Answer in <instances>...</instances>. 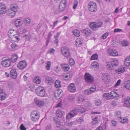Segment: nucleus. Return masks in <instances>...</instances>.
I'll list each match as a JSON object with an SVG mask.
<instances>
[{
  "label": "nucleus",
  "mask_w": 130,
  "mask_h": 130,
  "mask_svg": "<svg viewBox=\"0 0 130 130\" xmlns=\"http://www.w3.org/2000/svg\"><path fill=\"white\" fill-rule=\"evenodd\" d=\"M92 92L90 89H86L84 91V93L86 95H89Z\"/></svg>",
  "instance_id": "obj_56"
},
{
  "label": "nucleus",
  "mask_w": 130,
  "mask_h": 130,
  "mask_svg": "<svg viewBox=\"0 0 130 130\" xmlns=\"http://www.w3.org/2000/svg\"><path fill=\"white\" fill-rule=\"evenodd\" d=\"M51 65V62L50 61H48L47 62V65L45 67V68L47 70H50Z\"/></svg>",
  "instance_id": "obj_49"
},
{
  "label": "nucleus",
  "mask_w": 130,
  "mask_h": 130,
  "mask_svg": "<svg viewBox=\"0 0 130 130\" xmlns=\"http://www.w3.org/2000/svg\"><path fill=\"white\" fill-rule=\"evenodd\" d=\"M125 69L124 68H120L118 70H116V72L118 74H120L124 72Z\"/></svg>",
  "instance_id": "obj_37"
},
{
  "label": "nucleus",
  "mask_w": 130,
  "mask_h": 130,
  "mask_svg": "<svg viewBox=\"0 0 130 130\" xmlns=\"http://www.w3.org/2000/svg\"><path fill=\"white\" fill-rule=\"evenodd\" d=\"M11 9L15 12L17 11V6L16 5H13L11 6Z\"/></svg>",
  "instance_id": "obj_51"
},
{
  "label": "nucleus",
  "mask_w": 130,
  "mask_h": 130,
  "mask_svg": "<svg viewBox=\"0 0 130 130\" xmlns=\"http://www.w3.org/2000/svg\"><path fill=\"white\" fill-rule=\"evenodd\" d=\"M6 5L4 3H0V14H4L6 12Z\"/></svg>",
  "instance_id": "obj_12"
},
{
  "label": "nucleus",
  "mask_w": 130,
  "mask_h": 130,
  "mask_svg": "<svg viewBox=\"0 0 130 130\" xmlns=\"http://www.w3.org/2000/svg\"><path fill=\"white\" fill-rule=\"evenodd\" d=\"M11 47V50L12 51H14L17 49L19 47V46L15 43H12L10 45Z\"/></svg>",
  "instance_id": "obj_29"
},
{
  "label": "nucleus",
  "mask_w": 130,
  "mask_h": 130,
  "mask_svg": "<svg viewBox=\"0 0 130 130\" xmlns=\"http://www.w3.org/2000/svg\"><path fill=\"white\" fill-rule=\"evenodd\" d=\"M66 3V0H62L61 1L60 3L59 7V10L60 11H63L65 10Z\"/></svg>",
  "instance_id": "obj_10"
},
{
  "label": "nucleus",
  "mask_w": 130,
  "mask_h": 130,
  "mask_svg": "<svg viewBox=\"0 0 130 130\" xmlns=\"http://www.w3.org/2000/svg\"><path fill=\"white\" fill-rule=\"evenodd\" d=\"M62 93L61 90H59L57 93H56L55 94V97L56 99H60L62 96Z\"/></svg>",
  "instance_id": "obj_25"
},
{
  "label": "nucleus",
  "mask_w": 130,
  "mask_h": 130,
  "mask_svg": "<svg viewBox=\"0 0 130 130\" xmlns=\"http://www.w3.org/2000/svg\"><path fill=\"white\" fill-rule=\"evenodd\" d=\"M7 14L10 16L11 18L14 17L15 14V12L13 11L11 8L9 9L7 11Z\"/></svg>",
  "instance_id": "obj_17"
},
{
  "label": "nucleus",
  "mask_w": 130,
  "mask_h": 130,
  "mask_svg": "<svg viewBox=\"0 0 130 130\" xmlns=\"http://www.w3.org/2000/svg\"><path fill=\"white\" fill-rule=\"evenodd\" d=\"M125 104L127 107L130 106V98L126 97L124 98Z\"/></svg>",
  "instance_id": "obj_23"
},
{
  "label": "nucleus",
  "mask_w": 130,
  "mask_h": 130,
  "mask_svg": "<svg viewBox=\"0 0 130 130\" xmlns=\"http://www.w3.org/2000/svg\"><path fill=\"white\" fill-rule=\"evenodd\" d=\"M91 65L94 68H98L99 67V64L96 61L93 62L92 63Z\"/></svg>",
  "instance_id": "obj_47"
},
{
  "label": "nucleus",
  "mask_w": 130,
  "mask_h": 130,
  "mask_svg": "<svg viewBox=\"0 0 130 130\" xmlns=\"http://www.w3.org/2000/svg\"><path fill=\"white\" fill-rule=\"evenodd\" d=\"M61 66L62 68L65 71H67L69 70L70 69L69 66L66 64H62L61 65Z\"/></svg>",
  "instance_id": "obj_26"
},
{
  "label": "nucleus",
  "mask_w": 130,
  "mask_h": 130,
  "mask_svg": "<svg viewBox=\"0 0 130 130\" xmlns=\"http://www.w3.org/2000/svg\"><path fill=\"white\" fill-rule=\"evenodd\" d=\"M78 110L77 107L71 111L66 115V118L67 119H70L77 115L78 113Z\"/></svg>",
  "instance_id": "obj_6"
},
{
  "label": "nucleus",
  "mask_w": 130,
  "mask_h": 130,
  "mask_svg": "<svg viewBox=\"0 0 130 130\" xmlns=\"http://www.w3.org/2000/svg\"><path fill=\"white\" fill-rule=\"evenodd\" d=\"M88 8L89 10L92 12H95L97 10V7L96 4L93 2L89 3Z\"/></svg>",
  "instance_id": "obj_8"
},
{
  "label": "nucleus",
  "mask_w": 130,
  "mask_h": 130,
  "mask_svg": "<svg viewBox=\"0 0 130 130\" xmlns=\"http://www.w3.org/2000/svg\"><path fill=\"white\" fill-rule=\"evenodd\" d=\"M108 34L109 33L108 32H106L103 35L102 37V38L103 39H105L106 38Z\"/></svg>",
  "instance_id": "obj_57"
},
{
  "label": "nucleus",
  "mask_w": 130,
  "mask_h": 130,
  "mask_svg": "<svg viewBox=\"0 0 130 130\" xmlns=\"http://www.w3.org/2000/svg\"><path fill=\"white\" fill-rule=\"evenodd\" d=\"M55 123L57 126H59V125L60 124V122L59 120L57 119L55 121Z\"/></svg>",
  "instance_id": "obj_58"
},
{
  "label": "nucleus",
  "mask_w": 130,
  "mask_h": 130,
  "mask_svg": "<svg viewBox=\"0 0 130 130\" xmlns=\"http://www.w3.org/2000/svg\"><path fill=\"white\" fill-rule=\"evenodd\" d=\"M103 24V22L99 21L96 22H92L90 23V27L93 30L95 31L101 27Z\"/></svg>",
  "instance_id": "obj_2"
},
{
  "label": "nucleus",
  "mask_w": 130,
  "mask_h": 130,
  "mask_svg": "<svg viewBox=\"0 0 130 130\" xmlns=\"http://www.w3.org/2000/svg\"><path fill=\"white\" fill-rule=\"evenodd\" d=\"M60 33L58 32L56 34V35H54V38L55 39V42L56 44L57 45H58V38L60 35Z\"/></svg>",
  "instance_id": "obj_48"
},
{
  "label": "nucleus",
  "mask_w": 130,
  "mask_h": 130,
  "mask_svg": "<svg viewBox=\"0 0 130 130\" xmlns=\"http://www.w3.org/2000/svg\"><path fill=\"white\" fill-rule=\"evenodd\" d=\"M78 100L80 102H82L85 100L86 98L83 96H78Z\"/></svg>",
  "instance_id": "obj_50"
},
{
  "label": "nucleus",
  "mask_w": 130,
  "mask_h": 130,
  "mask_svg": "<svg viewBox=\"0 0 130 130\" xmlns=\"http://www.w3.org/2000/svg\"><path fill=\"white\" fill-rule=\"evenodd\" d=\"M123 31V30L120 29L119 28H116L114 30V32H120Z\"/></svg>",
  "instance_id": "obj_61"
},
{
  "label": "nucleus",
  "mask_w": 130,
  "mask_h": 130,
  "mask_svg": "<svg viewBox=\"0 0 130 130\" xmlns=\"http://www.w3.org/2000/svg\"><path fill=\"white\" fill-rule=\"evenodd\" d=\"M61 52L62 55L65 57L67 58L70 57V49L66 47H62L61 50Z\"/></svg>",
  "instance_id": "obj_3"
},
{
  "label": "nucleus",
  "mask_w": 130,
  "mask_h": 130,
  "mask_svg": "<svg viewBox=\"0 0 130 130\" xmlns=\"http://www.w3.org/2000/svg\"><path fill=\"white\" fill-rule=\"evenodd\" d=\"M73 35L75 36L78 37L80 36L79 31L77 29L74 30L73 31Z\"/></svg>",
  "instance_id": "obj_43"
},
{
  "label": "nucleus",
  "mask_w": 130,
  "mask_h": 130,
  "mask_svg": "<svg viewBox=\"0 0 130 130\" xmlns=\"http://www.w3.org/2000/svg\"><path fill=\"white\" fill-rule=\"evenodd\" d=\"M61 86L60 82L58 80H57L55 82V87L56 88H59Z\"/></svg>",
  "instance_id": "obj_39"
},
{
  "label": "nucleus",
  "mask_w": 130,
  "mask_h": 130,
  "mask_svg": "<svg viewBox=\"0 0 130 130\" xmlns=\"http://www.w3.org/2000/svg\"><path fill=\"white\" fill-rule=\"evenodd\" d=\"M73 4L74 5L73 6V9H76L78 4V1L77 0H74V2Z\"/></svg>",
  "instance_id": "obj_52"
},
{
  "label": "nucleus",
  "mask_w": 130,
  "mask_h": 130,
  "mask_svg": "<svg viewBox=\"0 0 130 130\" xmlns=\"http://www.w3.org/2000/svg\"><path fill=\"white\" fill-rule=\"evenodd\" d=\"M45 81L46 83L49 84L51 85L52 83L54 82V80L52 77L47 76L45 78Z\"/></svg>",
  "instance_id": "obj_24"
},
{
  "label": "nucleus",
  "mask_w": 130,
  "mask_h": 130,
  "mask_svg": "<svg viewBox=\"0 0 130 130\" xmlns=\"http://www.w3.org/2000/svg\"><path fill=\"white\" fill-rule=\"evenodd\" d=\"M124 86L125 88L130 90V80L125 82Z\"/></svg>",
  "instance_id": "obj_32"
},
{
  "label": "nucleus",
  "mask_w": 130,
  "mask_h": 130,
  "mask_svg": "<svg viewBox=\"0 0 130 130\" xmlns=\"http://www.w3.org/2000/svg\"><path fill=\"white\" fill-rule=\"evenodd\" d=\"M34 101L36 105L39 106H42L44 104V102L43 101H42L41 100H37V99L35 98L34 99Z\"/></svg>",
  "instance_id": "obj_22"
},
{
  "label": "nucleus",
  "mask_w": 130,
  "mask_h": 130,
  "mask_svg": "<svg viewBox=\"0 0 130 130\" xmlns=\"http://www.w3.org/2000/svg\"><path fill=\"white\" fill-rule=\"evenodd\" d=\"M69 62L70 65L71 66H74L75 64V61L72 58H71L69 59Z\"/></svg>",
  "instance_id": "obj_54"
},
{
  "label": "nucleus",
  "mask_w": 130,
  "mask_h": 130,
  "mask_svg": "<svg viewBox=\"0 0 130 130\" xmlns=\"http://www.w3.org/2000/svg\"><path fill=\"white\" fill-rule=\"evenodd\" d=\"M98 54L96 53H95L93 54L91 56V60H97L98 59Z\"/></svg>",
  "instance_id": "obj_45"
},
{
  "label": "nucleus",
  "mask_w": 130,
  "mask_h": 130,
  "mask_svg": "<svg viewBox=\"0 0 130 130\" xmlns=\"http://www.w3.org/2000/svg\"><path fill=\"white\" fill-rule=\"evenodd\" d=\"M56 115L57 116L59 117L60 118L62 116V113L61 110H57L56 111Z\"/></svg>",
  "instance_id": "obj_41"
},
{
  "label": "nucleus",
  "mask_w": 130,
  "mask_h": 130,
  "mask_svg": "<svg viewBox=\"0 0 130 130\" xmlns=\"http://www.w3.org/2000/svg\"><path fill=\"white\" fill-rule=\"evenodd\" d=\"M110 93H105L103 95V98L106 100H109L111 98V96Z\"/></svg>",
  "instance_id": "obj_31"
},
{
  "label": "nucleus",
  "mask_w": 130,
  "mask_h": 130,
  "mask_svg": "<svg viewBox=\"0 0 130 130\" xmlns=\"http://www.w3.org/2000/svg\"><path fill=\"white\" fill-rule=\"evenodd\" d=\"M107 63L106 67L108 69L113 70L118 66L119 62L117 60L113 59L112 61L107 62Z\"/></svg>",
  "instance_id": "obj_1"
},
{
  "label": "nucleus",
  "mask_w": 130,
  "mask_h": 130,
  "mask_svg": "<svg viewBox=\"0 0 130 130\" xmlns=\"http://www.w3.org/2000/svg\"><path fill=\"white\" fill-rule=\"evenodd\" d=\"M101 102L100 100L99 99H95L94 101V103L96 106H99L101 104Z\"/></svg>",
  "instance_id": "obj_35"
},
{
  "label": "nucleus",
  "mask_w": 130,
  "mask_h": 130,
  "mask_svg": "<svg viewBox=\"0 0 130 130\" xmlns=\"http://www.w3.org/2000/svg\"><path fill=\"white\" fill-rule=\"evenodd\" d=\"M27 28L23 27H21L19 29V31L21 34L27 31Z\"/></svg>",
  "instance_id": "obj_36"
},
{
  "label": "nucleus",
  "mask_w": 130,
  "mask_h": 130,
  "mask_svg": "<svg viewBox=\"0 0 130 130\" xmlns=\"http://www.w3.org/2000/svg\"><path fill=\"white\" fill-rule=\"evenodd\" d=\"M31 119L34 121H38L40 117L39 113L36 110L32 111L30 114Z\"/></svg>",
  "instance_id": "obj_5"
},
{
  "label": "nucleus",
  "mask_w": 130,
  "mask_h": 130,
  "mask_svg": "<svg viewBox=\"0 0 130 130\" xmlns=\"http://www.w3.org/2000/svg\"><path fill=\"white\" fill-rule=\"evenodd\" d=\"M85 82L89 83H92L94 81V78L92 76L88 73H86L84 75Z\"/></svg>",
  "instance_id": "obj_7"
},
{
  "label": "nucleus",
  "mask_w": 130,
  "mask_h": 130,
  "mask_svg": "<svg viewBox=\"0 0 130 130\" xmlns=\"http://www.w3.org/2000/svg\"><path fill=\"white\" fill-rule=\"evenodd\" d=\"M121 80L120 79H119L118 80L115 85V87H117L119 85L121 84Z\"/></svg>",
  "instance_id": "obj_60"
},
{
  "label": "nucleus",
  "mask_w": 130,
  "mask_h": 130,
  "mask_svg": "<svg viewBox=\"0 0 130 130\" xmlns=\"http://www.w3.org/2000/svg\"><path fill=\"white\" fill-rule=\"evenodd\" d=\"M10 74L11 77L13 78H15L17 77V73L15 69H12L10 72Z\"/></svg>",
  "instance_id": "obj_18"
},
{
  "label": "nucleus",
  "mask_w": 130,
  "mask_h": 130,
  "mask_svg": "<svg viewBox=\"0 0 130 130\" xmlns=\"http://www.w3.org/2000/svg\"><path fill=\"white\" fill-rule=\"evenodd\" d=\"M52 128V126L50 125H47L45 128V130H51Z\"/></svg>",
  "instance_id": "obj_63"
},
{
  "label": "nucleus",
  "mask_w": 130,
  "mask_h": 130,
  "mask_svg": "<svg viewBox=\"0 0 130 130\" xmlns=\"http://www.w3.org/2000/svg\"><path fill=\"white\" fill-rule=\"evenodd\" d=\"M34 82L36 84H39L41 82V79L40 77H35V79L34 80Z\"/></svg>",
  "instance_id": "obj_33"
},
{
  "label": "nucleus",
  "mask_w": 130,
  "mask_h": 130,
  "mask_svg": "<svg viewBox=\"0 0 130 130\" xmlns=\"http://www.w3.org/2000/svg\"><path fill=\"white\" fill-rule=\"evenodd\" d=\"M0 94L1 96L0 98H1V100H4L6 98V94L5 93H4L3 92L0 93Z\"/></svg>",
  "instance_id": "obj_42"
},
{
  "label": "nucleus",
  "mask_w": 130,
  "mask_h": 130,
  "mask_svg": "<svg viewBox=\"0 0 130 130\" xmlns=\"http://www.w3.org/2000/svg\"><path fill=\"white\" fill-rule=\"evenodd\" d=\"M108 53L111 56H115L118 55V53L117 51L114 49H110L108 51Z\"/></svg>",
  "instance_id": "obj_19"
},
{
  "label": "nucleus",
  "mask_w": 130,
  "mask_h": 130,
  "mask_svg": "<svg viewBox=\"0 0 130 130\" xmlns=\"http://www.w3.org/2000/svg\"><path fill=\"white\" fill-rule=\"evenodd\" d=\"M121 123L124 124H125L128 122V120L127 118H123L122 120L121 119L119 120Z\"/></svg>",
  "instance_id": "obj_46"
},
{
  "label": "nucleus",
  "mask_w": 130,
  "mask_h": 130,
  "mask_svg": "<svg viewBox=\"0 0 130 130\" xmlns=\"http://www.w3.org/2000/svg\"><path fill=\"white\" fill-rule=\"evenodd\" d=\"M102 77V79L103 81L106 84H108L109 82V77L108 73H106L103 74Z\"/></svg>",
  "instance_id": "obj_13"
},
{
  "label": "nucleus",
  "mask_w": 130,
  "mask_h": 130,
  "mask_svg": "<svg viewBox=\"0 0 130 130\" xmlns=\"http://www.w3.org/2000/svg\"><path fill=\"white\" fill-rule=\"evenodd\" d=\"M1 65L4 67H8L11 66V62L9 59L5 58H3L1 63Z\"/></svg>",
  "instance_id": "obj_9"
},
{
  "label": "nucleus",
  "mask_w": 130,
  "mask_h": 130,
  "mask_svg": "<svg viewBox=\"0 0 130 130\" xmlns=\"http://www.w3.org/2000/svg\"><path fill=\"white\" fill-rule=\"evenodd\" d=\"M24 22L26 25L28 26L30 24L31 20L29 19L26 18L24 19Z\"/></svg>",
  "instance_id": "obj_38"
},
{
  "label": "nucleus",
  "mask_w": 130,
  "mask_h": 130,
  "mask_svg": "<svg viewBox=\"0 0 130 130\" xmlns=\"http://www.w3.org/2000/svg\"><path fill=\"white\" fill-rule=\"evenodd\" d=\"M19 35L18 34H13V36H11V40L13 41H16L19 40Z\"/></svg>",
  "instance_id": "obj_21"
},
{
  "label": "nucleus",
  "mask_w": 130,
  "mask_h": 130,
  "mask_svg": "<svg viewBox=\"0 0 130 130\" xmlns=\"http://www.w3.org/2000/svg\"><path fill=\"white\" fill-rule=\"evenodd\" d=\"M26 62L24 61H20L17 65V67L19 69L23 70L27 66Z\"/></svg>",
  "instance_id": "obj_11"
},
{
  "label": "nucleus",
  "mask_w": 130,
  "mask_h": 130,
  "mask_svg": "<svg viewBox=\"0 0 130 130\" xmlns=\"http://www.w3.org/2000/svg\"><path fill=\"white\" fill-rule=\"evenodd\" d=\"M77 108V110H78V112H79L82 113L84 112L86 110L85 108H83L80 106H78Z\"/></svg>",
  "instance_id": "obj_28"
},
{
  "label": "nucleus",
  "mask_w": 130,
  "mask_h": 130,
  "mask_svg": "<svg viewBox=\"0 0 130 130\" xmlns=\"http://www.w3.org/2000/svg\"><path fill=\"white\" fill-rule=\"evenodd\" d=\"M28 89L31 91L33 90L35 87V85L32 84H28Z\"/></svg>",
  "instance_id": "obj_44"
},
{
  "label": "nucleus",
  "mask_w": 130,
  "mask_h": 130,
  "mask_svg": "<svg viewBox=\"0 0 130 130\" xmlns=\"http://www.w3.org/2000/svg\"><path fill=\"white\" fill-rule=\"evenodd\" d=\"M68 90L70 92H74L76 91V88L74 84L72 83L68 86Z\"/></svg>",
  "instance_id": "obj_14"
},
{
  "label": "nucleus",
  "mask_w": 130,
  "mask_h": 130,
  "mask_svg": "<svg viewBox=\"0 0 130 130\" xmlns=\"http://www.w3.org/2000/svg\"><path fill=\"white\" fill-rule=\"evenodd\" d=\"M16 32V31L13 29H10L8 31V34L9 35H11V36H13V34H15L14 33Z\"/></svg>",
  "instance_id": "obj_55"
},
{
  "label": "nucleus",
  "mask_w": 130,
  "mask_h": 130,
  "mask_svg": "<svg viewBox=\"0 0 130 130\" xmlns=\"http://www.w3.org/2000/svg\"><path fill=\"white\" fill-rule=\"evenodd\" d=\"M83 33L84 35L88 36L91 35L92 32L91 30L88 28H86L83 30Z\"/></svg>",
  "instance_id": "obj_16"
},
{
  "label": "nucleus",
  "mask_w": 130,
  "mask_h": 130,
  "mask_svg": "<svg viewBox=\"0 0 130 130\" xmlns=\"http://www.w3.org/2000/svg\"><path fill=\"white\" fill-rule=\"evenodd\" d=\"M121 44L123 46H127L129 44L128 41L126 40H124L121 41Z\"/></svg>",
  "instance_id": "obj_34"
},
{
  "label": "nucleus",
  "mask_w": 130,
  "mask_h": 130,
  "mask_svg": "<svg viewBox=\"0 0 130 130\" xmlns=\"http://www.w3.org/2000/svg\"><path fill=\"white\" fill-rule=\"evenodd\" d=\"M68 99L70 101L72 102L74 99V98L73 96L70 95L68 97Z\"/></svg>",
  "instance_id": "obj_62"
},
{
  "label": "nucleus",
  "mask_w": 130,
  "mask_h": 130,
  "mask_svg": "<svg viewBox=\"0 0 130 130\" xmlns=\"http://www.w3.org/2000/svg\"><path fill=\"white\" fill-rule=\"evenodd\" d=\"M110 95H111V98H116L117 97L119 96V94L114 91H112L110 92Z\"/></svg>",
  "instance_id": "obj_30"
},
{
  "label": "nucleus",
  "mask_w": 130,
  "mask_h": 130,
  "mask_svg": "<svg viewBox=\"0 0 130 130\" xmlns=\"http://www.w3.org/2000/svg\"><path fill=\"white\" fill-rule=\"evenodd\" d=\"M18 58V56L17 54H14L12 55L11 58V60L12 62H15Z\"/></svg>",
  "instance_id": "obj_27"
},
{
  "label": "nucleus",
  "mask_w": 130,
  "mask_h": 130,
  "mask_svg": "<svg viewBox=\"0 0 130 130\" xmlns=\"http://www.w3.org/2000/svg\"><path fill=\"white\" fill-rule=\"evenodd\" d=\"M91 92H93L96 90V87L95 86H92L90 89Z\"/></svg>",
  "instance_id": "obj_59"
},
{
  "label": "nucleus",
  "mask_w": 130,
  "mask_h": 130,
  "mask_svg": "<svg viewBox=\"0 0 130 130\" xmlns=\"http://www.w3.org/2000/svg\"><path fill=\"white\" fill-rule=\"evenodd\" d=\"M98 117H95L92 118V123L93 124H95L98 123Z\"/></svg>",
  "instance_id": "obj_53"
},
{
  "label": "nucleus",
  "mask_w": 130,
  "mask_h": 130,
  "mask_svg": "<svg viewBox=\"0 0 130 130\" xmlns=\"http://www.w3.org/2000/svg\"><path fill=\"white\" fill-rule=\"evenodd\" d=\"M22 24V21L20 19H17L14 21V25L17 27L20 26Z\"/></svg>",
  "instance_id": "obj_20"
},
{
  "label": "nucleus",
  "mask_w": 130,
  "mask_h": 130,
  "mask_svg": "<svg viewBox=\"0 0 130 130\" xmlns=\"http://www.w3.org/2000/svg\"><path fill=\"white\" fill-rule=\"evenodd\" d=\"M35 92L38 96H44L45 94V90L42 87H39L36 89Z\"/></svg>",
  "instance_id": "obj_4"
},
{
  "label": "nucleus",
  "mask_w": 130,
  "mask_h": 130,
  "mask_svg": "<svg viewBox=\"0 0 130 130\" xmlns=\"http://www.w3.org/2000/svg\"><path fill=\"white\" fill-rule=\"evenodd\" d=\"M115 117H117L118 118H120L119 120H120L121 118V112L120 111H117L115 113Z\"/></svg>",
  "instance_id": "obj_40"
},
{
  "label": "nucleus",
  "mask_w": 130,
  "mask_h": 130,
  "mask_svg": "<svg viewBox=\"0 0 130 130\" xmlns=\"http://www.w3.org/2000/svg\"><path fill=\"white\" fill-rule=\"evenodd\" d=\"M83 43V39L78 38L75 41V45L77 47H78L82 46Z\"/></svg>",
  "instance_id": "obj_15"
},
{
  "label": "nucleus",
  "mask_w": 130,
  "mask_h": 130,
  "mask_svg": "<svg viewBox=\"0 0 130 130\" xmlns=\"http://www.w3.org/2000/svg\"><path fill=\"white\" fill-rule=\"evenodd\" d=\"M21 130H26V129L23 124H21L20 127Z\"/></svg>",
  "instance_id": "obj_64"
}]
</instances>
